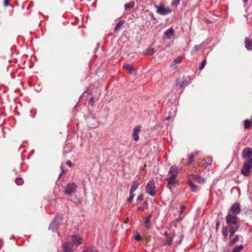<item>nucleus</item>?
<instances>
[{"mask_svg":"<svg viewBox=\"0 0 252 252\" xmlns=\"http://www.w3.org/2000/svg\"><path fill=\"white\" fill-rule=\"evenodd\" d=\"M63 220V216L61 214L58 213L54 220L50 223L49 229L51 230L53 232L57 231L61 223Z\"/></svg>","mask_w":252,"mask_h":252,"instance_id":"obj_2","label":"nucleus"},{"mask_svg":"<svg viewBox=\"0 0 252 252\" xmlns=\"http://www.w3.org/2000/svg\"><path fill=\"white\" fill-rule=\"evenodd\" d=\"M200 49H201L200 48L199 46H198V45H196L193 47L192 49L191 50V54L193 55L196 53L197 51H199Z\"/></svg>","mask_w":252,"mask_h":252,"instance_id":"obj_33","label":"nucleus"},{"mask_svg":"<svg viewBox=\"0 0 252 252\" xmlns=\"http://www.w3.org/2000/svg\"><path fill=\"white\" fill-rule=\"evenodd\" d=\"M15 183L18 185H22L24 183V180L21 178H17L15 179Z\"/></svg>","mask_w":252,"mask_h":252,"instance_id":"obj_36","label":"nucleus"},{"mask_svg":"<svg viewBox=\"0 0 252 252\" xmlns=\"http://www.w3.org/2000/svg\"><path fill=\"white\" fill-rule=\"evenodd\" d=\"M172 241H173L172 237H168L166 240V244L167 245H170L172 243Z\"/></svg>","mask_w":252,"mask_h":252,"instance_id":"obj_40","label":"nucleus"},{"mask_svg":"<svg viewBox=\"0 0 252 252\" xmlns=\"http://www.w3.org/2000/svg\"><path fill=\"white\" fill-rule=\"evenodd\" d=\"M157 12L161 15H166L172 12V10L169 8H165L162 5L156 6Z\"/></svg>","mask_w":252,"mask_h":252,"instance_id":"obj_7","label":"nucleus"},{"mask_svg":"<svg viewBox=\"0 0 252 252\" xmlns=\"http://www.w3.org/2000/svg\"><path fill=\"white\" fill-rule=\"evenodd\" d=\"M191 176L192 179L194 181H196L200 184L204 183L205 182V179L204 178L201 177V176L199 175H192Z\"/></svg>","mask_w":252,"mask_h":252,"instance_id":"obj_14","label":"nucleus"},{"mask_svg":"<svg viewBox=\"0 0 252 252\" xmlns=\"http://www.w3.org/2000/svg\"><path fill=\"white\" fill-rule=\"evenodd\" d=\"M135 3L134 1H131L129 3H126L125 4V8L126 9L132 8L134 6Z\"/></svg>","mask_w":252,"mask_h":252,"instance_id":"obj_31","label":"nucleus"},{"mask_svg":"<svg viewBox=\"0 0 252 252\" xmlns=\"http://www.w3.org/2000/svg\"><path fill=\"white\" fill-rule=\"evenodd\" d=\"M251 120H246L244 121V126L245 129L249 128L251 126Z\"/></svg>","mask_w":252,"mask_h":252,"instance_id":"obj_30","label":"nucleus"},{"mask_svg":"<svg viewBox=\"0 0 252 252\" xmlns=\"http://www.w3.org/2000/svg\"><path fill=\"white\" fill-rule=\"evenodd\" d=\"M178 168L176 166H172L169 170V173H177Z\"/></svg>","mask_w":252,"mask_h":252,"instance_id":"obj_37","label":"nucleus"},{"mask_svg":"<svg viewBox=\"0 0 252 252\" xmlns=\"http://www.w3.org/2000/svg\"><path fill=\"white\" fill-rule=\"evenodd\" d=\"M174 30L173 28L171 27L164 32V36L168 39H170L174 35Z\"/></svg>","mask_w":252,"mask_h":252,"instance_id":"obj_13","label":"nucleus"},{"mask_svg":"<svg viewBox=\"0 0 252 252\" xmlns=\"http://www.w3.org/2000/svg\"><path fill=\"white\" fill-rule=\"evenodd\" d=\"M188 82L186 81H183L181 84L179 82L176 83V85L177 86L178 85L181 88L184 89L188 85Z\"/></svg>","mask_w":252,"mask_h":252,"instance_id":"obj_32","label":"nucleus"},{"mask_svg":"<svg viewBox=\"0 0 252 252\" xmlns=\"http://www.w3.org/2000/svg\"><path fill=\"white\" fill-rule=\"evenodd\" d=\"M244 3H246L249 0H242Z\"/></svg>","mask_w":252,"mask_h":252,"instance_id":"obj_57","label":"nucleus"},{"mask_svg":"<svg viewBox=\"0 0 252 252\" xmlns=\"http://www.w3.org/2000/svg\"><path fill=\"white\" fill-rule=\"evenodd\" d=\"M93 97H91V98L89 99V102H90H90H91L93 101Z\"/></svg>","mask_w":252,"mask_h":252,"instance_id":"obj_52","label":"nucleus"},{"mask_svg":"<svg viewBox=\"0 0 252 252\" xmlns=\"http://www.w3.org/2000/svg\"><path fill=\"white\" fill-rule=\"evenodd\" d=\"M70 241L71 244L73 246L77 247L80 245L82 243V238L78 235H73L71 236L70 239L68 240Z\"/></svg>","mask_w":252,"mask_h":252,"instance_id":"obj_6","label":"nucleus"},{"mask_svg":"<svg viewBox=\"0 0 252 252\" xmlns=\"http://www.w3.org/2000/svg\"><path fill=\"white\" fill-rule=\"evenodd\" d=\"M189 185L190 187L191 190L193 192H197L199 190L198 186L194 184L192 181L189 182Z\"/></svg>","mask_w":252,"mask_h":252,"instance_id":"obj_19","label":"nucleus"},{"mask_svg":"<svg viewBox=\"0 0 252 252\" xmlns=\"http://www.w3.org/2000/svg\"><path fill=\"white\" fill-rule=\"evenodd\" d=\"M239 228L236 227H229L228 232L229 233V239H231L233 236H234V234L237 232Z\"/></svg>","mask_w":252,"mask_h":252,"instance_id":"obj_15","label":"nucleus"},{"mask_svg":"<svg viewBox=\"0 0 252 252\" xmlns=\"http://www.w3.org/2000/svg\"><path fill=\"white\" fill-rule=\"evenodd\" d=\"M134 239L135 240L140 241L142 239V237L140 234H137L134 237Z\"/></svg>","mask_w":252,"mask_h":252,"instance_id":"obj_45","label":"nucleus"},{"mask_svg":"<svg viewBox=\"0 0 252 252\" xmlns=\"http://www.w3.org/2000/svg\"><path fill=\"white\" fill-rule=\"evenodd\" d=\"M87 121L88 123L89 126L91 128H95L98 126L97 121L93 117H88Z\"/></svg>","mask_w":252,"mask_h":252,"instance_id":"obj_11","label":"nucleus"},{"mask_svg":"<svg viewBox=\"0 0 252 252\" xmlns=\"http://www.w3.org/2000/svg\"><path fill=\"white\" fill-rule=\"evenodd\" d=\"M139 183L137 181H134L130 189V191L134 192L138 188Z\"/></svg>","mask_w":252,"mask_h":252,"instance_id":"obj_21","label":"nucleus"},{"mask_svg":"<svg viewBox=\"0 0 252 252\" xmlns=\"http://www.w3.org/2000/svg\"><path fill=\"white\" fill-rule=\"evenodd\" d=\"M244 248L243 245H240L237 246H235L232 250L231 252H240Z\"/></svg>","mask_w":252,"mask_h":252,"instance_id":"obj_29","label":"nucleus"},{"mask_svg":"<svg viewBox=\"0 0 252 252\" xmlns=\"http://www.w3.org/2000/svg\"><path fill=\"white\" fill-rule=\"evenodd\" d=\"M123 68L127 70L130 73H132L134 71V69L132 65L129 64H125L123 65Z\"/></svg>","mask_w":252,"mask_h":252,"instance_id":"obj_24","label":"nucleus"},{"mask_svg":"<svg viewBox=\"0 0 252 252\" xmlns=\"http://www.w3.org/2000/svg\"><path fill=\"white\" fill-rule=\"evenodd\" d=\"M183 59V57L182 56H178L177 58L174 59L171 63V66H174L176 64L180 63Z\"/></svg>","mask_w":252,"mask_h":252,"instance_id":"obj_23","label":"nucleus"},{"mask_svg":"<svg viewBox=\"0 0 252 252\" xmlns=\"http://www.w3.org/2000/svg\"><path fill=\"white\" fill-rule=\"evenodd\" d=\"M220 220H217L216 223V228H215V229L217 232L219 230V226L220 225Z\"/></svg>","mask_w":252,"mask_h":252,"instance_id":"obj_43","label":"nucleus"},{"mask_svg":"<svg viewBox=\"0 0 252 252\" xmlns=\"http://www.w3.org/2000/svg\"><path fill=\"white\" fill-rule=\"evenodd\" d=\"M81 252H98V251L96 248L93 246L84 249Z\"/></svg>","mask_w":252,"mask_h":252,"instance_id":"obj_20","label":"nucleus"},{"mask_svg":"<svg viewBox=\"0 0 252 252\" xmlns=\"http://www.w3.org/2000/svg\"><path fill=\"white\" fill-rule=\"evenodd\" d=\"M182 219V218H179V219H177V220H176V221H177V222H179V221H180Z\"/></svg>","mask_w":252,"mask_h":252,"instance_id":"obj_53","label":"nucleus"},{"mask_svg":"<svg viewBox=\"0 0 252 252\" xmlns=\"http://www.w3.org/2000/svg\"><path fill=\"white\" fill-rule=\"evenodd\" d=\"M205 163H204V167H206L208 165H211L213 162V158L211 157H208L206 160H205Z\"/></svg>","mask_w":252,"mask_h":252,"instance_id":"obj_28","label":"nucleus"},{"mask_svg":"<svg viewBox=\"0 0 252 252\" xmlns=\"http://www.w3.org/2000/svg\"><path fill=\"white\" fill-rule=\"evenodd\" d=\"M185 209H186V206L184 205H182L180 208L179 213L181 215L184 212Z\"/></svg>","mask_w":252,"mask_h":252,"instance_id":"obj_42","label":"nucleus"},{"mask_svg":"<svg viewBox=\"0 0 252 252\" xmlns=\"http://www.w3.org/2000/svg\"><path fill=\"white\" fill-rule=\"evenodd\" d=\"M171 173V176L170 177L174 179H176V178L177 176V173Z\"/></svg>","mask_w":252,"mask_h":252,"instance_id":"obj_46","label":"nucleus"},{"mask_svg":"<svg viewBox=\"0 0 252 252\" xmlns=\"http://www.w3.org/2000/svg\"><path fill=\"white\" fill-rule=\"evenodd\" d=\"M141 129V126L139 125L136 126L133 129V133L132 136L134 140L135 141H137L139 140V138L138 133L140 131Z\"/></svg>","mask_w":252,"mask_h":252,"instance_id":"obj_12","label":"nucleus"},{"mask_svg":"<svg viewBox=\"0 0 252 252\" xmlns=\"http://www.w3.org/2000/svg\"><path fill=\"white\" fill-rule=\"evenodd\" d=\"M31 116L32 117V118H34L35 117V115H36V110L35 109H32L31 110Z\"/></svg>","mask_w":252,"mask_h":252,"instance_id":"obj_41","label":"nucleus"},{"mask_svg":"<svg viewBox=\"0 0 252 252\" xmlns=\"http://www.w3.org/2000/svg\"><path fill=\"white\" fill-rule=\"evenodd\" d=\"M134 192L130 191L129 197L128 198V199L127 200L128 202H131L133 200L134 195H135Z\"/></svg>","mask_w":252,"mask_h":252,"instance_id":"obj_35","label":"nucleus"},{"mask_svg":"<svg viewBox=\"0 0 252 252\" xmlns=\"http://www.w3.org/2000/svg\"><path fill=\"white\" fill-rule=\"evenodd\" d=\"M66 164L70 167H71L72 166V162L70 160H67L66 161Z\"/></svg>","mask_w":252,"mask_h":252,"instance_id":"obj_49","label":"nucleus"},{"mask_svg":"<svg viewBox=\"0 0 252 252\" xmlns=\"http://www.w3.org/2000/svg\"><path fill=\"white\" fill-rule=\"evenodd\" d=\"M176 183V179H173L170 177L167 180V186L168 188H171Z\"/></svg>","mask_w":252,"mask_h":252,"instance_id":"obj_17","label":"nucleus"},{"mask_svg":"<svg viewBox=\"0 0 252 252\" xmlns=\"http://www.w3.org/2000/svg\"><path fill=\"white\" fill-rule=\"evenodd\" d=\"M97 50H98V48H96L94 50V53H96V52H97Z\"/></svg>","mask_w":252,"mask_h":252,"instance_id":"obj_58","label":"nucleus"},{"mask_svg":"<svg viewBox=\"0 0 252 252\" xmlns=\"http://www.w3.org/2000/svg\"><path fill=\"white\" fill-rule=\"evenodd\" d=\"M183 239V235L181 236V239L179 241H177L176 242V245H179L181 244L182 240Z\"/></svg>","mask_w":252,"mask_h":252,"instance_id":"obj_47","label":"nucleus"},{"mask_svg":"<svg viewBox=\"0 0 252 252\" xmlns=\"http://www.w3.org/2000/svg\"><path fill=\"white\" fill-rule=\"evenodd\" d=\"M125 22L123 21H120L119 22L117 23L116 24V27L114 28V31L116 32L118 29L120 28V27H121L124 24Z\"/></svg>","mask_w":252,"mask_h":252,"instance_id":"obj_34","label":"nucleus"},{"mask_svg":"<svg viewBox=\"0 0 252 252\" xmlns=\"http://www.w3.org/2000/svg\"><path fill=\"white\" fill-rule=\"evenodd\" d=\"M252 168V158L247 160L244 162L241 169V173L245 176H248L250 175Z\"/></svg>","mask_w":252,"mask_h":252,"instance_id":"obj_3","label":"nucleus"},{"mask_svg":"<svg viewBox=\"0 0 252 252\" xmlns=\"http://www.w3.org/2000/svg\"><path fill=\"white\" fill-rule=\"evenodd\" d=\"M143 200V195L142 194H140L138 195V196L137 197V201H141Z\"/></svg>","mask_w":252,"mask_h":252,"instance_id":"obj_44","label":"nucleus"},{"mask_svg":"<svg viewBox=\"0 0 252 252\" xmlns=\"http://www.w3.org/2000/svg\"><path fill=\"white\" fill-rule=\"evenodd\" d=\"M62 247L63 252H74L73 245L70 241H67L62 244Z\"/></svg>","mask_w":252,"mask_h":252,"instance_id":"obj_8","label":"nucleus"},{"mask_svg":"<svg viewBox=\"0 0 252 252\" xmlns=\"http://www.w3.org/2000/svg\"><path fill=\"white\" fill-rule=\"evenodd\" d=\"M222 234L223 237V239L226 240L228 237V227L225 226L222 228Z\"/></svg>","mask_w":252,"mask_h":252,"instance_id":"obj_22","label":"nucleus"},{"mask_svg":"<svg viewBox=\"0 0 252 252\" xmlns=\"http://www.w3.org/2000/svg\"><path fill=\"white\" fill-rule=\"evenodd\" d=\"M64 172V170H62V173L59 175L58 178H60L62 176V175L63 174V173Z\"/></svg>","mask_w":252,"mask_h":252,"instance_id":"obj_51","label":"nucleus"},{"mask_svg":"<svg viewBox=\"0 0 252 252\" xmlns=\"http://www.w3.org/2000/svg\"><path fill=\"white\" fill-rule=\"evenodd\" d=\"M245 47L249 50L252 49V39L249 38L245 39Z\"/></svg>","mask_w":252,"mask_h":252,"instance_id":"obj_18","label":"nucleus"},{"mask_svg":"<svg viewBox=\"0 0 252 252\" xmlns=\"http://www.w3.org/2000/svg\"><path fill=\"white\" fill-rule=\"evenodd\" d=\"M144 206H146L147 205V202L146 201H145L144 203Z\"/></svg>","mask_w":252,"mask_h":252,"instance_id":"obj_56","label":"nucleus"},{"mask_svg":"<svg viewBox=\"0 0 252 252\" xmlns=\"http://www.w3.org/2000/svg\"><path fill=\"white\" fill-rule=\"evenodd\" d=\"M156 52V50L154 48H149L147 49V51L145 54L146 55L148 56H152L154 55L155 52Z\"/></svg>","mask_w":252,"mask_h":252,"instance_id":"obj_25","label":"nucleus"},{"mask_svg":"<svg viewBox=\"0 0 252 252\" xmlns=\"http://www.w3.org/2000/svg\"><path fill=\"white\" fill-rule=\"evenodd\" d=\"M181 0H173L171 3V5L177 7L180 4Z\"/></svg>","mask_w":252,"mask_h":252,"instance_id":"obj_39","label":"nucleus"},{"mask_svg":"<svg viewBox=\"0 0 252 252\" xmlns=\"http://www.w3.org/2000/svg\"><path fill=\"white\" fill-rule=\"evenodd\" d=\"M171 118V117L170 116H168V117H167L165 119L166 120H169Z\"/></svg>","mask_w":252,"mask_h":252,"instance_id":"obj_55","label":"nucleus"},{"mask_svg":"<svg viewBox=\"0 0 252 252\" xmlns=\"http://www.w3.org/2000/svg\"><path fill=\"white\" fill-rule=\"evenodd\" d=\"M198 154V152L195 151L192 154H191L189 156L188 158V162L189 163H191L193 161V158L197 155Z\"/></svg>","mask_w":252,"mask_h":252,"instance_id":"obj_27","label":"nucleus"},{"mask_svg":"<svg viewBox=\"0 0 252 252\" xmlns=\"http://www.w3.org/2000/svg\"><path fill=\"white\" fill-rule=\"evenodd\" d=\"M206 22H207V23H211V22H210V21H209V19H207Z\"/></svg>","mask_w":252,"mask_h":252,"instance_id":"obj_60","label":"nucleus"},{"mask_svg":"<svg viewBox=\"0 0 252 252\" xmlns=\"http://www.w3.org/2000/svg\"><path fill=\"white\" fill-rule=\"evenodd\" d=\"M144 209V207H139L138 208V210H142V209Z\"/></svg>","mask_w":252,"mask_h":252,"instance_id":"obj_54","label":"nucleus"},{"mask_svg":"<svg viewBox=\"0 0 252 252\" xmlns=\"http://www.w3.org/2000/svg\"><path fill=\"white\" fill-rule=\"evenodd\" d=\"M9 0H4V5L5 6H7L9 5Z\"/></svg>","mask_w":252,"mask_h":252,"instance_id":"obj_48","label":"nucleus"},{"mask_svg":"<svg viewBox=\"0 0 252 252\" xmlns=\"http://www.w3.org/2000/svg\"><path fill=\"white\" fill-rule=\"evenodd\" d=\"M156 186L153 179L150 180L146 186V191L151 196H154L156 194Z\"/></svg>","mask_w":252,"mask_h":252,"instance_id":"obj_5","label":"nucleus"},{"mask_svg":"<svg viewBox=\"0 0 252 252\" xmlns=\"http://www.w3.org/2000/svg\"><path fill=\"white\" fill-rule=\"evenodd\" d=\"M205 43L203 42L202 43H201L199 45H198V46H199V47L200 49H201V48L204 46Z\"/></svg>","mask_w":252,"mask_h":252,"instance_id":"obj_50","label":"nucleus"},{"mask_svg":"<svg viewBox=\"0 0 252 252\" xmlns=\"http://www.w3.org/2000/svg\"><path fill=\"white\" fill-rule=\"evenodd\" d=\"M243 158H247V160L252 158V149L247 147L243 150L242 154Z\"/></svg>","mask_w":252,"mask_h":252,"instance_id":"obj_10","label":"nucleus"},{"mask_svg":"<svg viewBox=\"0 0 252 252\" xmlns=\"http://www.w3.org/2000/svg\"><path fill=\"white\" fill-rule=\"evenodd\" d=\"M77 187V185L75 183H68L64 188V192L71 196L76 192Z\"/></svg>","mask_w":252,"mask_h":252,"instance_id":"obj_4","label":"nucleus"},{"mask_svg":"<svg viewBox=\"0 0 252 252\" xmlns=\"http://www.w3.org/2000/svg\"><path fill=\"white\" fill-rule=\"evenodd\" d=\"M206 63V60H205V59L203 60L201 62L200 66L199 67V69L200 70H202L204 68Z\"/></svg>","mask_w":252,"mask_h":252,"instance_id":"obj_38","label":"nucleus"},{"mask_svg":"<svg viewBox=\"0 0 252 252\" xmlns=\"http://www.w3.org/2000/svg\"><path fill=\"white\" fill-rule=\"evenodd\" d=\"M240 236L238 234H236L234 236V237L228 243L227 246L231 247L233 246L237 241L239 240Z\"/></svg>","mask_w":252,"mask_h":252,"instance_id":"obj_16","label":"nucleus"},{"mask_svg":"<svg viewBox=\"0 0 252 252\" xmlns=\"http://www.w3.org/2000/svg\"><path fill=\"white\" fill-rule=\"evenodd\" d=\"M164 235H165V236H167V235H168V233H167V231L165 232V233H164Z\"/></svg>","mask_w":252,"mask_h":252,"instance_id":"obj_59","label":"nucleus"},{"mask_svg":"<svg viewBox=\"0 0 252 252\" xmlns=\"http://www.w3.org/2000/svg\"><path fill=\"white\" fill-rule=\"evenodd\" d=\"M151 215L148 216L145 221V223L146 224V228L148 229L151 228L150 221H151Z\"/></svg>","mask_w":252,"mask_h":252,"instance_id":"obj_26","label":"nucleus"},{"mask_svg":"<svg viewBox=\"0 0 252 252\" xmlns=\"http://www.w3.org/2000/svg\"><path fill=\"white\" fill-rule=\"evenodd\" d=\"M241 208L240 204L235 203L233 204L229 209V212L233 213L232 215L239 214L241 213Z\"/></svg>","mask_w":252,"mask_h":252,"instance_id":"obj_9","label":"nucleus"},{"mask_svg":"<svg viewBox=\"0 0 252 252\" xmlns=\"http://www.w3.org/2000/svg\"><path fill=\"white\" fill-rule=\"evenodd\" d=\"M226 222L229 227H240V220L235 215L228 214L226 217Z\"/></svg>","mask_w":252,"mask_h":252,"instance_id":"obj_1","label":"nucleus"}]
</instances>
